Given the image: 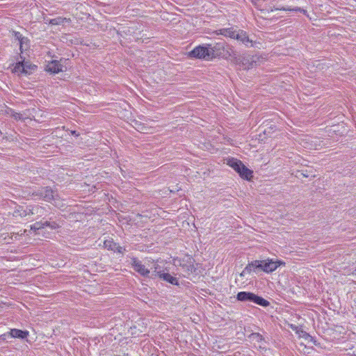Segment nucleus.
I'll return each instance as SVG.
<instances>
[{
  "label": "nucleus",
  "instance_id": "f257e3e1",
  "mask_svg": "<svg viewBox=\"0 0 356 356\" xmlns=\"http://www.w3.org/2000/svg\"><path fill=\"white\" fill-rule=\"evenodd\" d=\"M36 195H38L44 201L53 204L59 209H62L65 206V203L60 198L57 192L49 186L42 187L38 189Z\"/></svg>",
  "mask_w": 356,
  "mask_h": 356
},
{
  "label": "nucleus",
  "instance_id": "f03ea898",
  "mask_svg": "<svg viewBox=\"0 0 356 356\" xmlns=\"http://www.w3.org/2000/svg\"><path fill=\"white\" fill-rule=\"evenodd\" d=\"M226 163L234 169L243 179L250 181L253 177V171L246 167L239 159L234 157H229L226 159Z\"/></svg>",
  "mask_w": 356,
  "mask_h": 356
},
{
  "label": "nucleus",
  "instance_id": "7ed1b4c3",
  "mask_svg": "<svg viewBox=\"0 0 356 356\" xmlns=\"http://www.w3.org/2000/svg\"><path fill=\"white\" fill-rule=\"evenodd\" d=\"M236 298L239 302H252L263 307L270 305L268 300L250 291H240L236 294Z\"/></svg>",
  "mask_w": 356,
  "mask_h": 356
},
{
  "label": "nucleus",
  "instance_id": "20e7f679",
  "mask_svg": "<svg viewBox=\"0 0 356 356\" xmlns=\"http://www.w3.org/2000/svg\"><path fill=\"white\" fill-rule=\"evenodd\" d=\"M218 33L232 39H235L238 42L245 43L252 42L249 39V37L245 31L238 29L234 27L219 29L218 31Z\"/></svg>",
  "mask_w": 356,
  "mask_h": 356
},
{
  "label": "nucleus",
  "instance_id": "39448f33",
  "mask_svg": "<svg viewBox=\"0 0 356 356\" xmlns=\"http://www.w3.org/2000/svg\"><path fill=\"white\" fill-rule=\"evenodd\" d=\"M212 46H196L188 53L191 58L204 59L209 60L215 58V50Z\"/></svg>",
  "mask_w": 356,
  "mask_h": 356
},
{
  "label": "nucleus",
  "instance_id": "423d86ee",
  "mask_svg": "<svg viewBox=\"0 0 356 356\" xmlns=\"http://www.w3.org/2000/svg\"><path fill=\"white\" fill-rule=\"evenodd\" d=\"M266 59V58L262 55L243 54L237 58L236 62L241 64L245 69H250L254 65H259Z\"/></svg>",
  "mask_w": 356,
  "mask_h": 356
},
{
  "label": "nucleus",
  "instance_id": "0eeeda50",
  "mask_svg": "<svg viewBox=\"0 0 356 356\" xmlns=\"http://www.w3.org/2000/svg\"><path fill=\"white\" fill-rule=\"evenodd\" d=\"M286 263L280 259H266L262 260V270L266 273H271L280 266H284Z\"/></svg>",
  "mask_w": 356,
  "mask_h": 356
},
{
  "label": "nucleus",
  "instance_id": "6e6552de",
  "mask_svg": "<svg viewBox=\"0 0 356 356\" xmlns=\"http://www.w3.org/2000/svg\"><path fill=\"white\" fill-rule=\"evenodd\" d=\"M19 49L21 51V54L19 56V60H18L16 65L15 67V70L16 72H20L22 73L27 74L29 69H32L33 66L29 64V62L26 60L25 56L23 55V51L24 50V47L25 46L20 45ZM27 46H26V47ZM33 67H35L33 65Z\"/></svg>",
  "mask_w": 356,
  "mask_h": 356
},
{
  "label": "nucleus",
  "instance_id": "1a4fd4ad",
  "mask_svg": "<svg viewBox=\"0 0 356 356\" xmlns=\"http://www.w3.org/2000/svg\"><path fill=\"white\" fill-rule=\"evenodd\" d=\"M61 227L60 222H57L56 221H49V220H40L35 222L32 225H31V229L34 231H39L40 229L44 228H49L51 230L56 229Z\"/></svg>",
  "mask_w": 356,
  "mask_h": 356
},
{
  "label": "nucleus",
  "instance_id": "9d476101",
  "mask_svg": "<svg viewBox=\"0 0 356 356\" xmlns=\"http://www.w3.org/2000/svg\"><path fill=\"white\" fill-rule=\"evenodd\" d=\"M131 265L134 270L141 276L147 277L150 273V270L143 264L142 261L136 257L131 259Z\"/></svg>",
  "mask_w": 356,
  "mask_h": 356
},
{
  "label": "nucleus",
  "instance_id": "9b49d317",
  "mask_svg": "<svg viewBox=\"0 0 356 356\" xmlns=\"http://www.w3.org/2000/svg\"><path fill=\"white\" fill-rule=\"evenodd\" d=\"M104 247L108 250L120 254H123L126 251L125 248L122 247L118 243L114 242L113 238L105 240L104 241Z\"/></svg>",
  "mask_w": 356,
  "mask_h": 356
},
{
  "label": "nucleus",
  "instance_id": "f8f14e48",
  "mask_svg": "<svg viewBox=\"0 0 356 356\" xmlns=\"http://www.w3.org/2000/svg\"><path fill=\"white\" fill-rule=\"evenodd\" d=\"M45 70L52 74H58L63 71V65L57 60H51L46 65Z\"/></svg>",
  "mask_w": 356,
  "mask_h": 356
},
{
  "label": "nucleus",
  "instance_id": "ddd939ff",
  "mask_svg": "<svg viewBox=\"0 0 356 356\" xmlns=\"http://www.w3.org/2000/svg\"><path fill=\"white\" fill-rule=\"evenodd\" d=\"M28 212H31V216H35L36 218H38L46 215L48 211L45 207L39 205H29Z\"/></svg>",
  "mask_w": 356,
  "mask_h": 356
},
{
  "label": "nucleus",
  "instance_id": "4468645a",
  "mask_svg": "<svg viewBox=\"0 0 356 356\" xmlns=\"http://www.w3.org/2000/svg\"><path fill=\"white\" fill-rule=\"evenodd\" d=\"M9 334L11 338L26 339L29 335V332L26 330L13 328L10 330Z\"/></svg>",
  "mask_w": 356,
  "mask_h": 356
},
{
  "label": "nucleus",
  "instance_id": "2eb2a0df",
  "mask_svg": "<svg viewBox=\"0 0 356 356\" xmlns=\"http://www.w3.org/2000/svg\"><path fill=\"white\" fill-rule=\"evenodd\" d=\"M159 278L163 281H165L172 285L179 286V282L175 277L171 275L168 271H163L161 274H159Z\"/></svg>",
  "mask_w": 356,
  "mask_h": 356
},
{
  "label": "nucleus",
  "instance_id": "dca6fc26",
  "mask_svg": "<svg viewBox=\"0 0 356 356\" xmlns=\"http://www.w3.org/2000/svg\"><path fill=\"white\" fill-rule=\"evenodd\" d=\"M152 270V273L151 275L152 278H155L156 277H159V274H161L165 270L168 271L167 268H163L159 265V261L153 262Z\"/></svg>",
  "mask_w": 356,
  "mask_h": 356
},
{
  "label": "nucleus",
  "instance_id": "f3484780",
  "mask_svg": "<svg viewBox=\"0 0 356 356\" xmlns=\"http://www.w3.org/2000/svg\"><path fill=\"white\" fill-rule=\"evenodd\" d=\"M11 37L14 38L15 42L18 41L19 44H26L28 42H29L28 38L24 36L21 33L18 31H13L11 33Z\"/></svg>",
  "mask_w": 356,
  "mask_h": 356
},
{
  "label": "nucleus",
  "instance_id": "a211bd4d",
  "mask_svg": "<svg viewBox=\"0 0 356 356\" xmlns=\"http://www.w3.org/2000/svg\"><path fill=\"white\" fill-rule=\"evenodd\" d=\"M29 209V205L26 206L25 208L24 207H19V208L15 211L14 215L15 216H19L21 217H25L26 216H30L31 212H28Z\"/></svg>",
  "mask_w": 356,
  "mask_h": 356
},
{
  "label": "nucleus",
  "instance_id": "6ab92c4d",
  "mask_svg": "<svg viewBox=\"0 0 356 356\" xmlns=\"http://www.w3.org/2000/svg\"><path fill=\"white\" fill-rule=\"evenodd\" d=\"M70 22V19L62 17H58L49 20V23L52 25H60L64 24L65 23H68Z\"/></svg>",
  "mask_w": 356,
  "mask_h": 356
},
{
  "label": "nucleus",
  "instance_id": "aec40b11",
  "mask_svg": "<svg viewBox=\"0 0 356 356\" xmlns=\"http://www.w3.org/2000/svg\"><path fill=\"white\" fill-rule=\"evenodd\" d=\"M249 339L253 341L257 342V343H266L265 339L264 337L258 332H253L249 335Z\"/></svg>",
  "mask_w": 356,
  "mask_h": 356
},
{
  "label": "nucleus",
  "instance_id": "412c9836",
  "mask_svg": "<svg viewBox=\"0 0 356 356\" xmlns=\"http://www.w3.org/2000/svg\"><path fill=\"white\" fill-rule=\"evenodd\" d=\"M6 113L17 120L22 119V114L15 111L10 108H7L6 110Z\"/></svg>",
  "mask_w": 356,
  "mask_h": 356
},
{
  "label": "nucleus",
  "instance_id": "4be33fe9",
  "mask_svg": "<svg viewBox=\"0 0 356 356\" xmlns=\"http://www.w3.org/2000/svg\"><path fill=\"white\" fill-rule=\"evenodd\" d=\"M249 263L254 272H256L257 270H262V260H254Z\"/></svg>",
  "mask_w": 356,
  "mask_h": 356
},
{
  "label": "nucleus",
  "instance_id": "5701e85b",
  "mask_svg": "<svg viewBox=\"0 0 356 356\" xmlns=\"http://www.w3.org/2000/svg\"><path fill=\"white\" fill-rule=\"evenodd\" d=\"M73 38H74V37L72 35L68 34V35H65L62 36L60 40L63 43H66V44H69L68 42H70L71 44H73Z\"/></svg>",
  "mask_w": 356,
  "mask_h": 356
},
{
  "label": "nucleus",
  "instance_id": "b1692460",
  "mask_svg": "<svg viewBox=\"0 0 356 356\" xmlns=\"http://www.w3.org/2000/svg\"><path fill=\"white\" fill-rule=\"evenodd\" d=\"M277 10H293V11H299L300 13H302L304 14H305L307 13V11L301 8H291L289 7H287V8H285V7H282V8H276Z\"/></svg>",
  "mask_w": 356,
  "mask_h": 356
},
{
  "label": "nucleus",
  "instance_id": "393cba45",
  "mask_svg": "<svg viewBox=\"0 0 356 356\" xmlns=\"http://www.w3.org/2000/svg\"><path fill=\"white\" fill-rule=\"evenodd\" d=\"M182 266L184 268H186L187 271H188V272H192L193 270V269H194V266H193L192 261L188 262L186 265L183 264Z\"/></svg>",
  "mask_w": 356,
  "mask_h": 356
},
{
  "label": "nucleus",
  "instance_id": "a878e982",
  "mask_svg": "<svg viewBox=\"0 0 356 356\" xmlns=\"http://www.w3.org/2000/svg\"><path fill=\"white\" fill-rule=\"evenodd\" d=\"M244 270L248 273V275H250L252 272H254L250 263L246 265V266L244 268Z\"/></svg>",
  "mask_w": 356,
  "mask_h": 356
},
{
  "label": "nucleus",
  "instance_id": "bb28decb",
  "mask_svg": "<svg viewBox=\"0 0 356 356\" xmlns=\"http://www.w3.org/2000/svg\"><path fill=\"white\" fill-rule=\"evenodd\" d=\"M8 337H10L9 332L3 333L0 335V340L6 341Z\"/></svg>",
  "mask_w": 356,
  "mask_h": 356
},
{
  "label": "nucleus",
  "instance_id": "cd10ccee",
  "mask_svg": "<svg viewBox=\"0 0 356 356\" xmlns=\"http://www.w3.org/2000/svg\"><path fill=\"white\" fill-rule=\"evenodd\" d=\"M70 134L72 135V136H79V134L75 131V130H72L70 131Z\"/></svg>",
  "mask_w": 356,
  "mask_h": 356
},
{
  "label": "nucleus",
  "instance_id": "c85d7f7f",
  "mask_svg": "<svg viewBox=\"0 0 356 356\" xmlns=\"http://www.w3.org/2000/svg\"><path fill=\"white\" fill-rule=\"evenodd\" d=\"M110 33H111V35H112L113 36L114 35H118V31H117L115 29L110 30Z\"/></svg>",
  "mask_w": 356,
  "mask_h": 356
},
{
  "label": "nucleus",
  "instance_id": "c756f323",
  "mask_svg": "<svg viewBox=\"0 0 356 356\" xmlns=\"http://www.w3.org/2000/svg\"><path fill=\"white\" fill-rule=\"evenodd\" d=\"M246 275H248L247 272L243 269V271L240 273L241 277H245Z\"/></svg>",
  "mask_w": 356,
  "mask_h": 356
},
{
  "label": "nucleus",
  "instance_id": "7c9ffc66",
  "mask_svg": "<svg viewBox=\"0 0 356 356\" xmlns=\"http://www.w3.org/2000/svg\"><path fill=\"white\" fill-rule=\"evenodd\" d=\"M352 275L356 276V266L353 268Z\"/></svg>",
  "mask_w": 356,
  "mask_h": 356
},
{
  "label": "nucleus",
  "instance_id": "2f4dec72",
  "mask_svg": "<svg viewBox=\"0 0 356 356\" xmlns=\"http://www.w3.org/2000/svg\"><path fill=\"white\" fill-rule=\"evenodd\" d=\"M79 44V41H76L74 44Z\"/></svg>",
  "mask_w": 356,
  "mask_h": 356
},
{
  "label": "nucleus",
  "instance_id": "473e14b6",
  "mask_svg": "<svg viewBox=\"0 0 356 356\" xmlns=\"http://www.w3.org/2000/svg\"><path fill=\"white\" fill-rule=\"evenodd\" d=\"M35 194L36 195V194H37V192H33V195H35Z\"/></svg>",
  "mask_w": 356,
  "mask_h": 356
},
{
  "label": "nucleus",
  "instance_id": "72a5a7b5",
  "mask_svg": "<svg viewBox=\"0 0 356 356\" xmlns=\"http://www.w3.org/2000/svg\"><path fill=\"white\" fill-rule=\"evenodd\" d=\"M35 194L36 195V194H37V192H33V195H35Z\"/></svg>",
  "mask_w": 356,
  "mask_h": 356
}]
</instances>
